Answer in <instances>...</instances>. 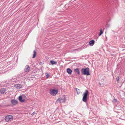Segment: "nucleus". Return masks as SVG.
I'll list each match as a JSON object with an SVG mask.
<instances>
[{"label": "nucleus", "instance_id": "obj_3", "mask_svg": "<svg viewBox=\"0 0 125 125\" xmlns=\"http://www.w3.org/2000/svg\"><path fill=\"white\" fill-rule=\"evenodd\" d=\"M26 99V97L25 95H22L19 97V100L21 102H25Z\"/></svg>", "mask_w": 125, "mask_h": 125}, {"label": "nucleus", "instance_id": "obj_17", "mask_svg": "<svg viewBox=\"0 0 125 125\" xmlns=\"http://www.w3.org/2000/svg\"><path fill=\"white\" fill-rule=\"evenodd\" d=\"M75 89L77 93L78 94H79L80 93V90L79 89H77V88H76Z\"/></svg>", "mask_w": 125, "mask_h": 125}, {"label": "nucleus", "instance_id": "obj_16", "mask_svg": "<svg viewBox=\"0 0 125 125\" xmlns=\"http://www.w3.org/2000/svg\"><path fill=\"white\" fill-rule=\"evenodd\" d=\"M103 33V31H102L101 29H100V33L99 34V36H100Z\"/></svg>", "mask_w": 125, "mask_h": 125}, {"label": "nucleus", "instance_id": "obj_19", "mask_svg": "<svg viewBox=\"0 0 125 125\" xmlns=\"http://www.w3.org/2000/svg\"><path fill=\"white\" fill-rule=\"evenodd\" d=\"M36 114V113L35 112H34L32 114H31V115H35Z\"/></svg>", "mask_w": 125, "mask_h": 125}, {"label": "nucleus", "instance_id": "obj_8", "mask_svg": "<svg viewBox=\"0 0 125 125\" xmlns=\"http://www.w3.org/2000/svg\"><path fill=\"white\" fill-rule=\"evenodd\" d=\"M14 86L17 89H20L22 87V86L19 84H16L14 85Z\"/></svg>", "mask_w": 125, "mask_h": 125}, {"label": "nucleus", "instance_id": "obj_10", "mask_svg": "<svg viewBox=\"0 0 125 125\" xmlns=\"http://www.w3.org/2000/svg\"><path fill=\"white\" fill-rule=\"evenodd\" d=\"M11 102L12 104L14 105H15L18 103L17 101L15 100H12Z\"/></svg>", "mask_w": 125, "mask_h": 125}, {"label": "nucleus", "instance_id": "obj_15", "mask_svg": "<svg viewBox=\"0 0 125 125\" xmlns=\"http://www.w3.org/2000/svg\"><path fill=\"white\" fill-rule=\"evenodd\" d=\"M34 53L33 54V57L32 58H35L36 56V53L35 50H34L33 52Z\"/></svg>", "mask_w": 125, "mask_h": 125}, {"label": "nucleus", "instance_id": "obj_20", "mask_svg": "<svg viewBox=\"0 0 125 125\" xmlns=\"http://www.w3.org/2000/svg\"><path fill=\"white\" fill-rule=\"evenodd\" d=\"M46 75L47 76V78H48L49 76V74L48 73H46Z\"/></svg>", "mask_w": 125, "mask_h": 125}, {"label": "nucleus", "instance_id": "obj_21", "mask_svg": "<svg viewBox=\"0 0 125 125\" xmlns=\"http://www.w3.org/2000/svg\"><path fill=\"white\" fill-rule=\"evenodd\" d=\"M114 100H115V101H117V100H116V99H115Z\"/></svg>", "mask_w": 125, "mask_h": 125}, {"label": "nucleus", "instance_id": "obj_2", "mask_svg": "<svg viewBox=\"0 0 125 125\" xmlns=\"http://www.w3.org/2000/svg\"><path fill=\"white\" fill-rule=\"evenodd\" d=\"M81 72L83 74L87 75H90L89 69L88 68L82 69Z\"/></svg>", "mask_w": 125, "mask_h": 125}, {"label": "nucleus", "instance_id": "obj_6", "mask_svg": "<svg viewBox=\"0 0 125 125\" xmlns=\"http://www.w3.org/2000/svg\"><path fill=\"white\" fill-rule=\"evenodd\" d=\"M13 117L11 115H9L6 116L5 120L6 122L11 121L13 119Z\"/></svg>", "mask_w": 125, "mask_h": 125}, {"label": "nucleus", "instance_id": "obj_13", "mask_svg": "<svg viewBox=\"0 0 125 125\" xmlns=\"http://www.w3.org/2000/svg\"><path fill=\"white\" fill-rule=\"evenodd\" d=\"M74 71L75 72L77 73L78 74H80V72L78 69H75Z\"/></svg>", "mask_w": 125, "mask_h": 125}, {"label": "nucleus", "instance_id": "obj_18", "mask_svg": "<svg viewBox=\"0 0 125 125\" xmlns=\"http://www.w3.org/2000/svg\"><path fill=\"white\" fill-rule=\"evenodd\" d=\"M119 76H118L117 78H116L117 81L118 82L119 81Z\"/></svg>", "mask_w": 125, "mask_h": 125}, {"label": "nucleus", "instance_id": "obj_9", "mask_svg": "<svg viewBox=\"0 0 125 125\" xmlns=\"http://www.w3.org/2000/svg\"><path fill=\"white\" fill-rule=\"evenodd\" d=\"M95 41L94 40H92L89 42V44L91 46H93L94 44Z\"/></svg>", "mask_w": 125, "mask_h": 125}, {"label": "nucleus", "instance_id": "obj_1", "mask_svg": "<svg viewBox=\"0 0 125 125\" xmlns=\"http://www.w3.org/2000/svg\"><path fill=\"white\" fill-rule=\"evenodd\" d=\"M89 92L87 90H85V92L83 93L82 100L83 102H87V98L89 97Z\"/></svg>", "mask_w": 125, "mask_h": 125}, {"label": "nucleus", "instance_id": "obj_14", "mask_svg": "<svg viewBox=\"0 0 125 125\" xmlns=\"http://www.w3.org/2000/svg\"><path fill=\"white\" fill-rule=\"evenodd\" d=\"M50 62L51 64L52 65L54 64H57V62L55 61L51 60V61Z\"/></svg>", "mask_w": 125, "mask_h": 125}, {"label": "nucleus", "instance_id": "obj_7", "mask_svg": "<svg viewBox=\"0 0 125 125\" xmlns=\"http://www.w3.org/2000/svg\"><path fill=\"white\" fill-rule=\"evenodd\" d=\"M30 70V68L29 66L28 65L26 66L25 68L24 69V71L26 72H28Z\"/></svg>", "mask_w": 125, "mask_h": 125}, {"label": "nucleus", "instance_id": "obj_12", "mask_svg": "<svg viewBox=\"0 0 125 125\" xmlns=\"http://www.w3.org/2000/svg\"><path fill=\"white\" fill-rule=\"evenodd\" d=\"M67 73L69 74H71L72 71L70 68H67Z\"/></svg>", "mask_w": 125, "mask_h": 125}, {"label": "nucleus", "instance_id": "obj_5", "mask_svg": "<svg viewBox=\"0 0 125 125\" xmlns=\"http://www.w3.org/2000/svg\"><path fill=\"white\" fill-rule=\"evenodd\" d=\"M66 98L65 97H60L57 100V101H59L60 103H63L65 102Z\"/></svg>", "mask_w": 125, "mask_h": 125}, {"label": "nucleus", "instance_id": "obj_4", "mask_svg": "<svg viewBox=\"0 0 125 125\" xmlns=\"http://www.w3.org/2000/svg\"><path fill=\"white\" fill-rule=\"evenodd\" d=\"M58 92V90L54 89H51L50 91V93L52 95H55L57 94Z\"/></svg>", "mask_w": 125, "mask_h": 125}, {"label": "nucleus", "instance_id": "obj_11", "mask_svg": "<svg viewBox=\"0 0 125 125\" xmlns=\"http://www.w3.org/2000/svg\"><path fill=\"white\" fill-rule=\"evenodd\" d=\"M5 91L6 90L5 88H2L0 90V93L1 94H3L5 93Z\"/></svg>", "mask_w": 125, "mask_h": 125}]
</instances>
